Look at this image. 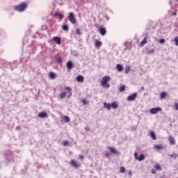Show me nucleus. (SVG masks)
<instances>
[{"label":"nucleus","instance_id":"f257e3e1","mask_svg":"<svg viewBox=\"0 0 178 178\" xmlns=\"http://www.w3.org/2000/svg\"><path fill=\"white\" fill-rule=\"evenodd\" d=\"M13 9L17 12H24V10L27 9V3L25 2H22L18 6H14Z\"/></svg>","mask_w":178,"mask_h":178},{"label":"nucleus","instance_id":"f03ea898","mask_svg":"<svg viewBox=\"0 0 178 178\" xmlns=\"http://www.w3.org/2000/svg\"><path fill=\"white\" fill-rule=\"evenodd\" d=\"M68 19L70 20V23H72V24H76V23H77L76 17H74V13H69Z\"/></svg>","mask_w":178,"mask_h":178},{"label":"nucleus","instance_id":"7ed1b4c3","mask_svg":"<svg viewBox=\"0 0 178 178\" xmlns=\"http://www.w3.org/2000/svg\"><path fill=\"white\" fill-rule=\"evenodd\" d=\"M134 158L136 161L141 162L142 161H144V159H145V156L144 154H140V156H138V154H137V152H135Z\"/></svg>","mask_w":178,"mask_h":178},{"label":"nucleus","instance_id":"20e7f679","mask_svg":"<svg viewBox=\"0 0 178 178\" xmlns=\"http://www.w3.org/2000/svg\"><path fill=\"white\" fill-rule=\"evenodd\" d=\"M161 111H162V108L161 107H156L151 108L149 110V113H151L152 115H156V113L161 112Z\"/></svg>","mask_w":178,"mask_h":178},{"label":"nucleus","instance_id":"39448f33","mask_svg":"<svg viewBox=\"0 0 178 178\" xmlns=\"http://www.w3.org/2000/svg\"><path fill=\"white\" fill-rule=\"evenodd\" d=\"M111 81V76H105L102 78L101 81V84L102 86H105V84H106V83H108V81Z\"/></svg>","mask_w":178,"mask_h":178},{"label":"nucleus","instance_id":"423d86ee","mask_svg":"<svg viewBox=\"0 0 178 178\" xmlns=\"http://www.w3.org/2000/svg\"><path fill=\"white\" fill-rule=\"evenodd\" d=\"M137 98V92H135L127 97V101H134Z\"/></svg>","mask_w":178,"mask_h":178},{"label":"nucleus","instance_id":"0eeeda50","mask_svg":"<svg viewBox=\"0 0 178 178\" xmlns=\"http://www.w3.org/2000/svg\"><path fill=\"white\" fill-rule=\"evenodd\" d=\"M38 118L41 119H44L45 118H48V113L45 112H40L38 113Z\"/></svg>","mask_w":178,"mask_h":178},{"label":"nucleus","instance_id":"6e6552de","mask_svg":"<svg viewBox=\"0 0 178 178\" xmlns=\"http://www.w3.org/2000/svg\"><path fill=\"white\" fill-rule=\"evenodd\" d=\"M53 40L55 41V42H56V44H58V45H60V44L62 42V40H60V38H59V37H54L53 38Z\"/></svg>","mask_w":178,"mask_h":178},{"label":"nucleus","instance_id":"1a4fd4ad","mask_svg":"<svg viewBox=\"0 0 178 178\" xmlns=\"http://www.w3.org/2000/svg\"><path fill=\"white\" fill-rule=\"evenodd\" d=\"M70 165L71 166H72L73 168H75L76 169L79 168V163H77V162L74 160L71 161Z\"/></svg>","mask_w":178,"mask_h":178},{"label":"nucleus","instance_id":"9d476101","mask_svg":"<svg viewBox=\"0 0 178 178\" xmlns=\"http://www.w3.org/2000/svg\"><path fill=\"white\" fill-rule=\"evenodd\" d=\"M168 141H170V144H171V145H175L176 144V140H175V138H173V136L169 137Z\"/></svg>","mask_w":178,"mask_h":178},{"label":"nucleus","instance_id":"9b49d317","mask_svg":"<svg viewBox=\"0 0 178 178\" xmlns=\"http://www.w3.org/2000/svg\"><path fill=\"white\" fill-rule=\"evenodd\" d=\"M49 79H51V80H55V79H56V74H55V72H50L49 74Z\"/></svg>","mask_w":178,"mask_h":178},{"label":"nucleus","instance_id":"f8f14e48","mask_svg":"<svg viewBox=\"0 0 178 178\" xmlns=\"http://www.w3.org/2000/svg\"><path fill=\"white\" fill-rule=\"evenodd\" d=\"M108 149L110 152H111L112 154H119V152H118V150H116L115 147H108Z\"/></svg>","mask_w":178,"mask_h":178},{"label":"nucleus","instance_id":"ddd939ff","mask_svg":"<svg viewBox=\"0 0 178 178\" xmlns=\"http://www.w3.org/2000/svg\"><path fill=\"white\" fill-rule=\"evenodd\" d=\"M76 81L78 83H83L84 81V76L79 75L76 77Z\"/></svg>","mask_w":178,"mask_h":178},{"label":"nucleus","instance_id":"4468645a","mask_svg":"<svg viewBox=\"0 0 178 178\" xmlns=\"http://www.w3.org/2000/svg\"><path fill=\"white\" fill-rule=\"evenodd\" d=\"M54 16L56 17H58V19H60V20H62V19H63V17H64L63 15H62L60 13H56L54 14Z\"/></svg>","mask_w":178,"mask_h":178},{"label":"nucleus","instance_id":"2eb2a0df","mask_svg":"<svg viewBox=\"0 0 178 178\" xmlns=\"http://www.w3.org/2000/svg\"><path fill=\"white\" fill-rule=\"evenodd\" d=\"M99 33L101 35H105L106 34V29L105 28H100Z\"/></svg>","mask_w":178,"mask_h":178},{"label":"nucleus","instance_id":"dca6fc26","mask_svg":"<svg viewBox=\"0 0 178 178\" xmlns=\"http://www.w3.org/2000/svg\"><path fill=\"white\" fill-rule=\"evenodd\" d=\"M154 149H157V151H161V149H163V146L161 145H154Z\"/></svg>","mask_w":178,"mask_h":178},{"label":"nucleus","instance_id":"f3484780","mask_svg":"<svg viewBox=\"0 0 178 178\" xmlns=\"http://www.w3.org/2000/svg\"><path fill=\"white\" fill-rule=\"evenodd\" d=\"M116 69L118 72H122L123 71V65H120V64H118L116 65Z\"/></svg>","mask_w":178,"mask_h":178},{"label":"nucleus","instance_id":"a211bd4d","mask_svg":"<svg viewBox=\"0 0 178 178\" xmlns=\"http://www.w3.org/2000/svg\"><path fill=\"white\" fill-rule=\"evenodd\" d=\"M67 69H73V62L68 61L67 63Z\"/></svg>","mask_w":178,"mask_h":178},{"label":"nucleus","instance_id":"6ab92c4d","mask_svg":"<svg viewBox=\"0 0 178 178\" xmlns=\"http://www.w3.org/2000/svg\"><path fill=\"white\" fill-rule=\"evenodd\" d=\"M104 108H106L108 111L111 110V108H112V104L110 103L108 104L104 103Z\"/></svg>","mask_w":178,"mask_h":178},{"label":"nucleus","instance_id":"aec40b11","mask_svg":"<svg viewBox=\"0 0 178 178\" xmlns=\"http://www.w3.org/2000/svg\"><path fill=\"white\" fill-rule=\"evenodd\" d=\"M149 134L152 140H156V136L155 135V133H154V131H151Z\"/></svg>","mask_w":178,"mask_h":178},{"label":"nucleus","instance_id":"412c9836","mask_svg":"<svg viewBox=\"0 0 178 178\" xmlns=\"http://www.w3.org/2000/svg\"><path fill=\"white\" fill-rule=\"evenodd\" d=\"M124 90H126V86H120V87L119 88L118 91H119L120 92H123V91H124Z\"/></svg>","mask_w":178,"mask_h":178},{"label":"nucleus","instance_id":"4be33fe9","mask_svg":"<svg viewBox=\"0 0 178 178\" xmlns=\"http://www.w3.org/2000/svg\"><path fill=\"white\" fill-rule=\"evenodd\" d=\"M59 97H60V99H65L66 97V92H61L59 95Z\"/></svg>","mask_w":178,"mask_h":178},{"label":"nucleus","instance_id":"5701e85b","mask_svg":"<svg viewBox=\"0 0 178 178\" xmlns=\"http://www.w3.org/2000/svg\"><path fill=\"white\" fill-rule=\"evenodd\" d=\"M63 30L64 31H69V26L67 24L63 25Z\"/></svg>","mask_w":178,"mask_h":178},{"label":"nucleus","instance_id":"b1692460","mask_svg":"<svg viewBox=\"0 0 178 178\" xmlns=\"http://www.w3.org/2000/svg\"><path fill=\"white\" fill-rule=\"evenodd\" d=\"M145 44H147V38H145L143 39V41L140 42V46L144 47V45H145Z\"/></svg>","mask_w":178,"mask_h":178},{"label":"nucleus","instance_id":"393cba45","mask_svg":"<svg viewBox=\"0 0 178 178\" xmlns=\"http://www.w3.org/2000/svg\"><path fill=\"white\" fill-rule=\"evenodd\" d=\"M131 70L130 66L127 65L125 67V73L126 74H129V72Z\"/></svg>","mask_w":178,"mask_h":178},{"label":"nucleus","instance_id":"a878e982","mask_svg":"<svg viewBox=\"0 0 178 178\" xmlns=\"http://www.w3.org/2000/svg\"><path fill=\"white\" fill-rule=\"evenodd\" d=\"M111 108H113V109H118V103L116 102L112 103Z\"/></svg>","mask_w":178,"mask_h":178},{"label":"nucleus","instance_id":"bb28decb","mask_svg":"<svg viewBox=\"0 0 178 178\" xmlns=\"http://www.w3.org/2000/svg\"><path fill=\"white\" fill-rule=\"evenodd\" d=\"M96 47H101L102 45V42H100L99 40H97L95 42Z\"/></svg>","mask_w":178,"mask_h":178},{"label":"nucleus","instance_id":"cd10ccee","mask_svg":"<svg viewBox=\"0 0 178 178\" xmlns=\"http://www.w3.org/2000/svg\"><path fill=\"white\" fill-rule=\"evenodd\" d=\"M165 97H166V92H163L161 93V95H160L161 99H163V98H165Z\"/></svg>","mask_w":178,"mask_h":178},{"label":"nucleus","instance_id":"c85d7f7f","mask_svg":"<svg viewBox=\"0 0 178 178\" xmlns=\"http://www.w3.org/2000/svg\"><path fill=\"white\" fill-rule=\"evenodd\" d=\"M155 170H162V168L161 167V165L159 164H157L155 165Z\"/></svg>","mask_w":178,"mask_h":178},{"label":"nucleus","instance_id":"c756f323","mask_svg":"<svg viewBox=\"0 0 178 178\" xmlns=\"http://www.w3.org/2000/svg\"><path fill=\"white\" fill-rule=\"evenodd\" d=\"M64 120L67 123L69 122H70V118H69V116H64Z\"/></svg>","mask_w":178,"mask_h":178},{"label":"nucleus","instance_id":"7c9ffc66","mask_svg":"<svg viewBox=\"0 0 178 178\" xmlns=\"http://www.w3.org/2000/svg\"><path fill=\"white\" fill-rule=\"evenodd\" d=\"M154 53H155V50L154 49H152L151 50H147L148 55H151V54H154Z\"/></svg>","mask_w":178,"mask_h":178},{"label":"nucleus","instance_id":"2f4dec72","mask_svg":"<svg viewBox=\"0 0 178 178\" xmlns=\"http://www.w3.org/2000/svg\"><path fill=\"white\" fill-rule=\"evenodd\" d=\"M126 172V168L124 167H121L120 170V173H124Z\"/></svg>","mask_w":178,"mask_h":178},{"label":"nucleus","instance_id":"473e14b6","mask_svg":"<svg viewBox=\"0 0 178 178\" xmlns=\"http://www.w3.org/2000/svg\"><path fill=\"white\" fill-rule=\"evenodd\" d=\"M159 44H165V42H166V40L165 39H161L159 40Z\"/></svg>","mask_w":178,"mask_h":178},{"label":"nucleus","instance_id":"72a5a7b5","mask_svg":"<svg viewBox=\"0 0 178 178\" xmlns=\"http://www.w3.org/2000/svg\"><path fill=\"white\" fill-rule=\"evenodd\" d=\"M176 47H178V36L175 37L174 39Z\"/></svg>","mask_w":178,"mask_h":178},{"label":"nucleus","instance_id":"f704fd0d","mask_svg":"<svg viewBox=\"0 0 178 178\" xmlns=\"http://www.w3.org/2000/svg\"><path fill=\"white\" fill-rule=\"evenodd\" d=\"M69 145V141L65 140L63 143V145H64V147H67V145Z\"/></svg>","mask_w":178,"mask_h":178},{"label":"nucleus","instance_id":"c9c22d12","mask_svg":"<svg viewBox=\"0 0 178 178\" xmlns=\"http://www.w3.org/2000/svg\"><path fill=\"white\" fill-rule=\"evenodd\" d=\"M56 60L58 63H62L63 60L60 57H58Z\"/></svg>","mask_w":178,"mask_h":178},{"label":"nucleus","instance_id":"e433bc0d","mask_svg":"<svg viewBox=\"0 0 178 178\" xmlns=\"http://www.w3.org/2000/svg\"><path fill=\"white\" fill-rule=\"evenodd\" d=\"M65 89L67 90V91H68V92H72V88L67 86L65 88Z\"/></svg>","mask_w":178,"mask_h":178},{"label":"nucleus","instance_id":"4c0bfd02","mask_svg":"<svg viewBox=\"0 0 178 178\" xmlns=\"http://www.w3.org/2000/svg\"><path fill=\"white\" fill-rule=\"evenodd\" d=\"M174 108H175V111H178V103H175Z\"/></svg>","mask_w":178,"mask_h":178},{"label":"nucleus","instance_id":"58836bf2","mask_svg":"<svg viewBox=\"0 0 178 178\" xmlns=\"http://www.w3.org/2000/svg\"><path fill=\"white\" fill-rule=\"evenodd\" d=\"M170 156H172V157H174V159H176V158H177L178 155L176 154H171Z\"/></svg>","mask_w":178,"mask_h":178},{"label":"nucleus","instance_id":"ea45409f","mask_svg":"<svg viewBox=\"0 0 178 178\" xmlns=\"http://www.w3.org/2000/svg\"><path fill=\"white\" fill-rule=\"evenodd\" d=\"M103 87H105L106 88H109V87H111V86L108 84V83H106L105 85H104V86H103Z\"/></svg>","mask_w":178,"mask_h":178},{"label":"nucleus","instance_id":"a19ab883","mask_svg":"<svg viewBox=\"0 0 178 178\" xmlns=\"http://www.w3.org/2000/svg\"><path fill=\"white\" fill-rule=\"evenodd\" d=\"M83 105H86L87 104V100L86 99H83L82 101Z\"/></svg>","mask_w":178,"mask_h":178},{"label":"nucleus","instance_id":"79ce46f5","mask_svg":"<svg viewBox=\"0 0 178 178\" xmlns=\"http://www.w3.org/2000/svg\"><path fill=\"white\" fill-rule=\"evenodd\" d=\"M152 175H156V171H155V170L152 169Z\"/></svg>","mask_w":178,"mask_h":178},{"label":"nucleus","instance_id":"37998d69","mask_svg":"<svg viewBox=\"0 0 178 178\" xmlns=\"http://www.w3.org/2000/svg\"><path fill=\"white\" fill-rule=\"evenodd\" d=\"M76 33H78L79 35H80V34H81V33H80V29H76Z\"/></svg>","mask_w":178,"mask_h":178},{"label":"nucleus","instance_id":"c03bdc74","mask_svg":"<svg viewBox=\"0 0 178 178\" xmlns=\"http://www.w3.org/2000/svg\"><path fill=\"white\" fill-rule=\"evenodd\" d=\"M20 129H22V127L20 126H17L15 128V130H20Z\"/></svg>","mask_w":178,"mask_h":178},{"label":"nucleus","instance_id":"a18cd8bd","mask_svg":"<svg viewBox=\"0 0 178 178\" xmlns=\"http://www.w3.org/2000/svg\"><path fill=\"white\" fill-rule=\"evenodd\" d=\"M85 130H86V131H90V127H86L85 128Z\"/></svg>","mask_w":178,"mask_h":178},{"label":"nucleus","instance_id":"49530a36","mask_svg":"<svg viewBox=\"0 0 178 178\" xmlns=\"http://www.w3.org/2000/svg\"><path fill=\"white\" fill-rule=\"evenodd\" d=\"M109 155H111V154H109V152H106V158L109 157Z\"/></svg>","mask_w":178,"mask_h":178},{"label":"nucleus","instance_id":"de8ad7c7","mask_svg":"<svg viewBox=\"0 0 178 178\" xmlns=\"http://www.w3.org/2000/svg\"><path fill=\"white\" fill-rule=\"evenodd\" d=\"M79 159H84V156L80 155L79 156Z\"/></svg>","mask_w":178,"mask_h":178},{"label":"nucleus","instance_id":"09e8293b","mask_svg":"<svg viewBox=\"0 0 178 178\" xmlns=\"http://www.w3.org/2000/svg\"><path fill=\"white\" fill-rule=\"evenodd\" d=\"M177 13H172V16H177Z\"/></svg>","mask_w":178,"mask_h":178},{"label":"nucleus","instance_id":"8fccbe9b","mask_svg":"<svg viewBox=\"0 0 178 178\" xmlns=\"http://www.w3.org/2000/svg\"><path fill=\"white\" fill-rule=\"evenodd\" d=\"M72 97V92L69 93V95L67 96V98H70Z\"/></svg>","mask_w":178,"mask_h":178},{"label":"nucleus","instance_id":"3c124183","mask_svg":"<svg viewBox=\"0 0 178 178\" xmlns=\"http://www.w3.org/2000/svg\"><path fill=\"white\" fill-rule=\"evenodd\" d=\"M140 90H144V87H141V88H140Z\"/></svg>","mask_w":178,"mask_h":178},{"label":"nucleus","instance_id":"603ef678","mask_svg":"<svg viewBox=\"0 0 178 178\" xmlns=\"http://www.w3.org/2000/svg\"><path fill=\"white\" fill-rule=\"evenodd\" d=\"M129 175H131V171H129Z\"/></svg>","mask_w":178,"mask_h":178},{"label":"nucleus","instance_id":"864d4df0","mask_svg":"<svg viewBox=\"0 0 178 178\" xmlns=\"http://www.w3.org/2000/svg\"><path fill=\"white\" fill-rule=\"evenodd\" d=\"M126 44H129V42H126V43H124V45H126Z\"/></svg>","mask_w":178,"mask_h":178},{"label":"nucleus","instance_id":"5fc2aeb1","mask_svg":"<svg viewBox=\"0 0 178 178\" xmlns=\"http://www.w3.org/2000/svg\"><path fill=\"white\" fill-rule=\"evenodd\" d=\"M75 55V56H78V55L77 54H74Z\"/></svg>","mask_w":178,"mask_h":178}]
</instances>
